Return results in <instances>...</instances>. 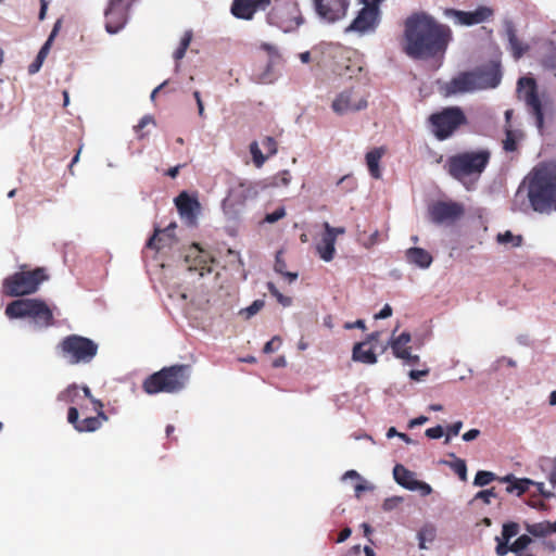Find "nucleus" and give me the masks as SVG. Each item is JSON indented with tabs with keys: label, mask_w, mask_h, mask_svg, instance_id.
<instances>
[{
	"label": "nucleus",
	"mask_w": 556,
	"mask_h": 556,
	"mask_svg": "<svg viewBox=\"0 0 556 556\" xmlns=\"http://www.w3.org/2000/svg\"><path fill=\"white\" fill-rule=\"evenodd\" d=\"M451 40V28L427 14H413L405 21L402 48L413 59H426L442 53Z\"/></svg>",
	"instance_id": "obj_1"
},
{
	"label": "nucleus",
	"mask_w": 556,
	"mask_h": 556,
	"mask_svg": "<svg viewBox=\"0 0 556 556\" xmlns=\"http://www.w3.org/2000/svg\"><path fill=\"white\" fill-rule=\"evenodd\" d=\"M528 199L532 208L549 213L556 202V162L535 167L528 176Z\"/></svg>",
	"instance_id": "obj_2"
},
{
	"label": "nucleus",
	"mask_w": 556,
	"mask_h": 556,
	"mask_svg": "<svg viewBox=\"0 0 556 556\" xmlns=\"http://www.w3.org/2000/svg\"><path fill=\"white\" fill-rule=\"evenodd\" d=\"M501 79L500 63L494 61L472 72H464L454 76L445 84L444 91L445 94L452 96L495 88L500 85Z\"/></svg>",
	"instance_id": "obj_3"
},
{
	"label": "nucleus",
	"mask_w": 556,
	"mask_h": 556,
	"mask_svg": "<svg viewBox=\"0 0 556 556\" xmlns=\"http://www.w3.org/2000/svg\"><path fill=\"white\" fill-rule=\"evenodd\" d=\"M490 159L486 151L465 152L448 159V173L467 190L479 179Z\"/></svg>",
	"instance_id": "obj_4"
},
{
	"label": "nucleus",
	"mask_w": 556,
	"mask_h": 556,
	"mask_svg": "<svg viewBox=\"0 0 556 556\" xmlns=\"http://www.w3.org/2000/svg\"><path fill=\"white\" fill-rule=\"evenodd\" d=\"M10 319L28 318L36 328H46L52 324L53 315L48 305L39 299H20L5 307Z\"/></svg>",
	"instance_id": "obj_5"
},
{
	"label": "nucleus",
	"mask_w": 556,
	"mask_h": 556,
	"mask_svg": "<svg viewBox=\"0 0 556 556\" xmlns=\"http://www.w3.org/2000/svg\"><path fill=\"white\" fill-rule=\"evenodd\" d=\"M189 376V366H172L150 376L144 381L143 388L149 394L159 392H178L186 387Z\"/></svg>",
	"instance_id": "obj_6"
},
{
	"label": "nucleus",
	"mask_w": 556,
	"mask_h": 556,
	"mask_svg": "<svg viewBox=\"0 0 556 556\" xmlns=\"http://www.w3.org/2000/svg\"><path fill=\"white\" fill-rule=\"evenodd\" d=\"M265 189H267L266 182L240 181L229 189L227 197L224 199L222 203L224 214L230 219L237 218L245 202L255 199Z\"/></svg>",
	"instance_id": "obj_7"
},
{
	"label": "nucleus",
	"mask_w": 556,
	"mask_h": 556,
	"mask_svg": "<svg viewBox=\"0 0 556 556\" xmlns=\"http://www.w3.org/2000/svg\"><path fill=\"white\" fill-rule=\"evenodd\" d=\"M85 396L88 399L92 406L90 410L97 413V416H86L79 420V410L76 406H71L67 414V420L74 426L78 432H92L98 430L104 421L108 420L106 415L103 413V404L101 401L91 395L90 389L84 387Z\"/></svg>",
	"instance_id": "obj_8"
},
{
	"label": "nucleus",
	"mask_w": 556,
	"mask_h": 556,
	"mask_svg": "<svg viewBox=\"0 0 556 556\" xmlns=\"http://www.w3.org/2000/svg\"><path fill=\"white\" fill-rule=\"evenodd\" d=\"M430 128L439 140L447 139L463 124L466 116L458 106L446 108L429 117Z\"/></svg>",
	"instance_id": "obj_9"
},
{
	"label": "nucleus",
	"mask_w": 556,
	"mask_h": 556,
	"mask_svg": "<svg viewBox=\"0 0 556 556\" xmlns=\"http://www.w3.org/2000/svg\"><path fill=\"white\" fill-rule=\"evenodd\" d=\"M62 356L70 364L88 363L97 354L98 346L90 339L80 336H70L60 344Z\"/></svg>",
	"instance_id": "obj_10"
},
{
	"label": "nucleus",
	"mask_w": 556,
	"mask_h": 556,
	"mask_svg": "<svg viewBox=\"0 0 556 556\" xmlns=\"http://www.w3.org/2000/svg\"><path fill=\"white\" fill-rule=\"evenodd\" d=\"M46 278L42 268H37L33 271H20L4 280L3 289L11 296L30 294L38 290L39 285Z\"/></svg>",
	"instance_id": "obj_11"
},
{
	"label": "nucleus",
	"mask_w": 556,
	"mask_h": 556,
	"mask_svg": "<svg viewBox=\"0 0 556 556\" xmlns=\"http://www.w3.org/2000/svg\"><path fill=\"white\" fill-rule=\"evenodd\" d=\"M364 7L359 10L356 17L345 28V33H356L364 36L374 33L379 25V7L382 0H364Z\"/></svg>",
	"instance_id": "obj_12"
},
{
	"label": "nucleus",
	"mask_w": 556,
	"mask_h": 556,
	"mask_svg": "<svg viewBox=\"0 0 556 556\" xmlns=\"http://www.w3.org/2000/svg\"><path fill=\"white\" fill-rule=\"evenodd\" d=\"M443 15L455 26L472 27L490 22L494 16V10L489 5H478L472 11L445 9Z\"/></svg>",
	"instance_id": "obj_13"
},
{
	"label": "nucleus",
	"mask_w": 556,
	"mask_h": 556,
	"mask_svg": "<svg viewBox=\"0 0 556 556\" xmlns=\"http://www.w3.org/2000/svg\"><path fill=\"white\" fill-rule=\"evenodd\" d=\"M168 298L173 300L186 315H191L195 311L205 309L210 302V299L202 290L190 292L187 288L182 287L169 289Z\"/></svg>",
	"instance_id": "obj_14"
},
{
	"label": "nucleus",
	"mask_w": 556,
	"mask_h": 556,
	"mask_svg": "<svg viewBox=\"0 0 556 556\" xmlns=\"http://www.w3.org/2000/svg\"><path fill=\"white\" fill-rule=\"evenodd\" d=\"M536 85L532 78L521 77L518 80L517 93L519 99L523 100L528 106L529 113L533 115L539 130L543 128V105L536 94Z\"/></svg>",
	"instance_id": "obj_15"
},
{
	"label": "nucleus",
	"mask_w": 556,
	"mask_h": 556,
	"mask_svg": "<svg viewBox=\"0 0 556 556\" xmlns=\"http://www.w3.org/2000/svg\"><path fill=\"white\" fill-rule=\"evenodd\" d=\"M313 3L319 20L332 24L346 16L350 0H313Z\"/></svg>",
	"instance_id": "obj_16"
},
{
	"label": "nucleus",
	"mask_w": 556,
	"mask_h": 556,
	"mask_svg": "<svg viewBox=\"0 0 556 556\" xmlns=\"http://www.w3.org/2000/svg\"><path fill=\"white\" fill-rule=\"evenodd\" d=\"M332 110L339 115L358 112L368 106L367 99L354 90L340 92L332 101Z\"/></svg>",
	"instance_id": "obj_17"
},
{
	"label": "nucleus",
	"mask_w": 556,
	"mask_h": 556,
	"mask_svg": "<svg viewBox=\"0 0 556 556\" xmlns=\"http://www.w3.org/2000/svg\"><path fill=\"white\" fill-rule=\"evenodd\" d=\"M269 22L277 25L285 33H289L298 28L303 23V20L298 7L293 3H288L283 8L275 9L269 15Z\"/></svg>",
	"instance_id": "obj_18"
},
{
	"label": "nucleus",
	"mask_w": 556,
	"mask_h": 556,
	"mask_svg": "<svg viewBox=\"0 0 556 556\" xmlns=\"http://www.w3.org/2000/svg\"><path fill=\"white\" fill-rule=\"evenodd\" d=\"M463 214V205L453 201H439L429 207L430 218L435 224L453 223Z\"/></svg>",
	"instance_id": "obj_19"
},
{
	"label": "nucleus",
	"mask_w": 556,
	"mask_h": 556,
	"mask_svg": "<svg viewBox=\"0 0 556 556\" xmlns=\"http://www.w3.org/2000/svg\"><path fill=\"white\" fill-rule=\"evenodd\" d=\"M393 478L397 484L406 490L419 492L421 496L432 493V488L427 482L416 478V473L405 468L403 465H395L393 468Z\"/></svg>",
	"instance_id": "obj_20"
},
{
	"label": "nucleus",
	"mask_w": 556,
	"mask_h": 556,
	"mask_svg": "<svg viewBox=\"0 0 556 556\" xmlns=\"http://www.w3.org/2000/svg\"><path fill=\"white\" fill-rule=\"evenodd\" d=\"M128 5L123 0H110L104 12L105 29L109 34H116L124 28L127 22Z\"/></svg>",
	"instance_id": "obj_21"
},
{
	"label": "nucleus",
	"mask_w": 556,
	"mask_h": 556,
	"mask_svg": "<svg viewBox=\"0 0 556 556\" xmlns=\"http://www.w3.org/2000/svg\"><path fill=\"white\" fill-rule=\"evenodd\" d=\"M395 331L396 330L393 331L388 342V345L391 348L393 355L409 365L418 363L419 356L410 352V334L408 332H402L401 334L395 336Z\"/></svg>",
	"instance_id": "obj_22"
},
{
	"label": "nucleus",
	"mask_w": 556,
	"mask_h": 556,
	"mask_svg": "<svg viewBox=\"0 0 556 556\" xmlns=\"http://www.w3.org/2000/svg\"><path fill=\"white\" fill-rule=\"evenodd\" d=\"M175 204L178 208L180 217L189 225L195 223L201 211L200 202L190 197L187 192H181L176 199Z\"/></svg>",
	"instance_id": "obj_23"
},
{
	"label": "nucleus",
	"mask_w": 556,
	"mask_h": 556,
	"mask_svg": "<svg viewBox=\"0 0 556 556\" xmlns=\"http://www.w3.org/2000/svg\"><path fill=\"white\" fill-rule=\"evenodd\" d=\"M185 261L189 265V270L199 271L200 277H204L206 274L212 273V266L208 264V254L200 249L197 244H193L189 248Z\"/></svg>",
	"instance_id": "obj_24"
},
{
	"label": "nucleus",
	"mask_w": 556,
	"mask_h": 556,
	"mask_svg": "<svg viewBox=\"0 0 556 556\" xmlns=\"http://www.w3.org/2000/svg\"><path fill=\"white\" fill-rule=\"evenodd\" d=\"M269 3L270 0H235L231 12L238 18L251 20L255 11L266 10Z\"/></svg>",
	"instance_id": "obj_25"
},
{
	"label": "nucleus",
	"mask_w": 556,
	"mask_h": 556,
	"mask_svg": "<svg viewBox=\"0 0 556 556\" xmlns=\"http://www.w3.org/2000/svg\"><path fill=\"white\" fill-rule=\"evenodd\" d=\"M176 223H170L166 228H155L154 235L149 239L148 247L150 249H162L165 247H172L175 242L174 231L176 229Z\"/></svg>",
	"instance_id": "obj_26"
},
{
	"label": "nucleus",
	"mask_w": 556,
	"mask_h": 556,
	"mask_svg": "<svg viewBox=\"0 0 556 556\" xmlns=\"http://www.w3.org/2000/svg\"><path fill=\"white\" fill-rule=\"evenodd\" d=\"M336 241L332 235L326 230L324 231L319 242L316 244V251L323 261L330 262L333 260L336 254Z\"/></svg>",
	"instance_id": "obj_27"
},
{
	"label": "nucleus",
	"mask_w": 556,
	"mask_h": 556,
	"mask_svg": "<svg viewBox=\"0 0 556 556\" xmlns=\"http://www.w3.org/2000/svg\"><path fill=\"white\" fill-rule=\"evenodd\" d=\"M406 258L409 264H413L421 269L428 268L432 263V256L429 252L421 248H410L406 251Z\"/></svg>",
	"instance_id": "obj_28"
},
{
	"label": "nucleus",
	"mask_w": 556,
	"mask_h": 556,
	"mask_svg": "<svg viewBox=\"0 0 556 556\" xmlns=\"http://www.w3.org/2000/svg\"><path fill=\"white\" fill-rule=\"evenodd\" d=\"M366 342L355 343L352 351V359L357 363L374 365L378 362L372 349L365 350Z\"/></svg>",
	"instance_id": "obj_29"
},
{
	"label": "nucleus",
	"mask_w": 556,
	"mask_h": 556,
	"mask_svg": "<svg viewBox=\"0 0 556 556\" xmlns=\"http://www.w3.org/2000/svg\"><path fill=\"white\" fill-rule=\"evenodd\" d=\"M525 527L527 532L535 538H543L556 532V521H541L535 523L527 522Z\"/></svg>",
	"instance_id": "obj_30"
},
{
	"label": "nucleus",
	"mask_w": 556,
	"mask_h": 556,
	"mask_svg": "<svg viewBox=\"0 0 556 556\" xmlns=\"http://www.w3.org/2000/svg\"><path fill=\"white\" fill-rule=\"evenodd\" d=\"M383 154H384L383 148L372 149L371 151L367 152V154H366V164H367L368 170H369L370 175L376 179H379L381 177V170H380L379 164H380V160L383 156Z\"/></svg>",
	"instance_id": "obj_31"
},
{
	"label": "nucleus",
	"mask_w": 556,
	"mask_h": 556,
	"mask_svg": "<svg viewBox=\"0 0 556 556\" xmlns=\"http://www.w3.org/2000/svg\"><path fill=\"white\" fill-rule=\"evenodd\" d=\"M58 399L60 401H63V402H66V403H72L73 406H76L77 405H80V402L83 400H87L88 399L85 396V391L83 390V393H80L78 387L76 384H72L70 387H67L64 391H62Z\"/></svg>",
	"instance_id": "obj_32"
},
{
	"label": "nucleus",
	"mask_w": 556,
	"mask_h": 556,
	"mask_svg": "<svg viewBox=\"0 0 556 556\" xmlns=\"http://www.w3.org/2000/svg\"><path fill=\"white\" fill-rule=\"evenodd\" d=\"M504 482H507L506 491L508 493H515L517 495H521L523 492L529 490L530 484H534L532 480L529 479H515L510 480V477H506L503 479Z\"/></svg>",
	"instance_id": "obj_33"
},
{
	"label": "nucleus",
	"mask_w": 556,
	"mask_h": 556,
	"mask_svg": "<svg viewBox=\"0 0 556 556\" xmlns=\"http://www.w3.org/2000/svg\"><path fill=\"white\" fill-rule=\"evenodd\" d=\"M437 530L432 525H425L417 534L418 545L420 549H427V542H433L435 539Z\"/></svg>",
	"instance_id": "obj_34"
},
{
	"label": "nucleus",
	"mask_w": 556,
	"mask_h": 556,
	"mask_svg": "<svg viewBox=\"0 0 556 556\" xmlns=\"http://www.w3.org/2000/svg\"><path fill=\"white\" fill-rule=\"evenodd\" d=\"M292 179L291 173L287 169L281 170L280 173L273 176L270 179L261 180L260 182H266L267 188L269 187H287L290 185Z\"/></svg>",
	"instance_id": "obj_35"
},
{
	"label": "nucleus",
	"mask_w": 556,
	"mask_h": 556,
	"mask_svg": "<svg viewBox=\"0 0 556 556\" xmlns=\"http://www.w3.org/2000/svg\"><path fill=\"white\" fill-rule=\"evenodd\" d=\"M51 46L50 42H45L41 49L39 50L35 61L29 65L28 73L36 74L40 71L46 58L50 52Z\"/></svg>",
	"instance_id": "obj_36"
},
{
	"label": "nucleus",
	"mask_w": 556,
	"mask_h": 556,
	"mask_svg": "<svg viewBox=\"0 0 556 556\" xmlns=\"http://www.w3.org/2000/svg\"><path fill=\"white\" fill-rule=\"evenodd\" d=\"M191 40H192V31L186 30L180 39L178 49L174 52V58L176 60H181L185 56L186 51H187Z\"/></svg>",
	"instance_id": "obj_37"
},
{
	"label": "nucleus",
	"mask_w": 556,
	"mask_h": 556,
	"mask_svg": "<svg viewBox=\"0 0 556 556\" xmlns=\"http://www.w3.org/2000/svg\"><path fill=\"white\" fill-rule=\"evenodd\" d=\"M508 39H509L510 51H511L514 58L515 59L521 58L526 51V47L521 42H519V40L517 39V37L513 30L508 31Z\"/></svg>",
	"instance_id": "obj_38"
},
{
	"label": "nucleus",
	"mask_w": 556,
	"mask_h": 556,
	"mask_svg": "<svg viewBox=\"0 0 556 556\" xmlns=\"http://www.w3.org/2000/svg\"><path fill=\"white\" fill-rule=\"evenodd\" d=\"M496 479L495 473L491 471L480 470L476 473L473 484L476 486H484L491 483L493 480Z\"/></svg>",
	"instance_id": "obj_39"
},
{
	"label": "nucleus",
	"mask_w": 556,
	"mask_h": 556,
	"mask_svg": "<svg viewBox=\"0 0 556 556\" xmlns=\"http://www.w3.org/2000/svg\"><path fill=\"white\" fill-rule=\"evenodd\" d=\"M260 48L262 50H264L267 53L268 58H269L268 67H270L274 64H276V62L279 60V50H278V48L275 45H271V43H268V42H262Z\"/></svg>",
	"instance_id": "obj_40"
},
{
	"label": "nucleus",
	"mask_w": 556,
	"mask_h": 556,
	"mask_svg": "<svg viewBox=\"0 0 556 556\" xmlns=\"http://www.w3.org/2000/svg\"><path fill=\"white\" fill-rule=\"evenodd\" d=\"M250 153L252 155L253 163L255 164V166L258 168L262 167L263 164L266 162L267 157L262 153L260 146L256 141H253L250 144Z\"/></svg>",
	"instance_id": "obj_41"
},
{
	"label": "nucleus",
	"mask_w": 556,
	"mask_h": 556,
	"mask_svg": "<svg viewBox=\"0 0 556 556\" xmlns=\"http://www.w3.org/2000/svg\"><path fill=\"white\" fill-rule=\"evenodd\" d=\"M531 543V539L529 535L523 534L520 535L510 546V552L515 554L523 553V551L528 547V545Z\"/></svg>",
	"instance_id": "obj_42"
},
{
	"label": "nucleus",
	"mask_w": 556,
	"mask_h": 556,
	"mask_svg": "<svg viewBox=\"0 0 556 556\" xmlns=\"http://www.w3.org/2000/svg\"><path fill=\"white\" fill-rule=\"evenodd\" d=\"M497 242L501 244H511L513 247H519L521 244V237L514 236L510 231L497 235Z\"/></svg>",
	"instance_id": "obj_43"
},
{
	"label": "nucleus",
	"mask_w": 556,
	"mask_h": 556,
	"mask_svg": "<svg viewBox=\"0 0 556 556\" xmlns=\"http://www.w3.org/2000/svg\"><path fill=\"white\" fill-rule=\"evenodd\" d=\"M264 305L265 302L263 300H255L250 306L240 309L239 314L249 319L257 314L264 307Z\"/></svg>",
	"instance_id": "obj_44"
},
{
	"label": "nucleus",
	"mask_w": 556,
	"mask_h": 556,
	"mask_svg": "<svg viewBox=\"0 0 556 556\" xmlns=\"http://www.w3.org/2000/svg\"><path fill=\"white\" fill-rule=\"evenodd\" d=\"M519 532V526L516 522H508L503 526L502 539L509 542L511 538L516 536Z\"/></svg>",
	"instance_id": "obj_45"
},
{
	"label": "nucleus",
	"mask_w": 556,
	"mask_h": 556,
	"mask_svg": "<svg viewBox=\"0 0 556 556\" xmlns=\"http://www.w3.org/2000/svg\"><path fill=\"white\" fill-rule=\"evenodd\" d=\"M450 466L455 471V473L459 477V479L462 481L467 480V466H466L465 460L457 458Z\"/></svg>",
	"instance_id": "obj_46"
},
{
	"label": "nucleus",
	"mask_w": 556,
	"mask_h": 556,
	"mask_svg": "<svg viewBox=\"0 0 556 556\" xmlns=\"http://www.w3.org/2000/svg\"><path fill=\"white\" fill-rule=\"evenodd\" d=\"M267 287H268L269 292L277 299V301L282 306L288 307L291 305V303H292L291 298L285 296L282 293H280L274 283L269 282Z\"/></svg>",
	"instance_id": "obj_47"
},
{
	"label": "nucleus",
	"mask_w": 556,
	"mask_h": 556,
	"mask_svg": "<svg viewBox=\"0 0 556 556\" xmlns=\"http://www.w3.org/2000/svg\"><path fill=\"white\" fill-rule=\"evenodd\" d=\"M403 501H404V498L402 496H397V495L388 497L384 500V502L382 504V508L386 511H392V510L396 509L403 503Z\"/></svg>",
	"instance_id": "obj_48"
},
{
	"label": "nucleus",
	"mask_w": 556,
	"mask_h": 556,
	"mask_svg": "<svg viewBox=\"0 0 556 556\" xmlns=\"http://www.w3.org/2000/svg\"><path fill=\"white\" fill-rule=\"evenodd\" d=\"M286 216V210L285 207H279L275 212L269 213L265 216V222L269 224H274L278 222L279 219L283 218Z\"/></svg>",
	"instance_id": "obj_49"
},
{
	"label": "nucleus",
	"mask_w": 556,
	"mask_h": 556,
	"mask_svg": "<svg viewBox=\"0 0 556 556\" xmlns=\"http://www.w3.org/2000/svg\"><path fill=\"white\" fill-rule=\"evenodd\" d=\"M354 490L356 497H359L362 492L375 490V485L363 478V480H359L355 485Z\"/></svg>",
	"instance_id": "obj_50"
},
{
	"label": "nucleus",
	"mask_w": 556,
	"mask_h": 556,
	"mask_svg": "<svg viewBox=\"0 0 556 556\" xmlns=\"http://www.w3.org/2000/svg\"><path fill=\"white\" fill-rule=\"evenodd\" d=\"M504 149L510 152L516 150V135L510 130H508L506 134V139L504 140Z\"/></svg>",
	"instance_id": "obj_51"
},
{
	"label": "nucleus",
	"mask_w": 556,
	"mask_h": 556,
	"mask_svg": "<svg viewBox=\"0 0 556 556\" xmlns=\"http://www.w3.org/2000/svg\"><path fill=\"white\" fill-rule=\"evenodd\" d=\"M462 428H463V422L462 421H456L453 425L448 426L447 427V433H446V437H445V443L450 442L451 437L457 435L460 432Z\"/></svg>",
	"instance_id": "obj_52"
},
{
	"label": "nucleus",
	"mask_w": 556,
	"mask_h": 556,
	"mask_svg": "<svg viewBox=\"0 0 556 556\" xmlns=\"http://www.w3.org/2000/svg\"><path fill=\"white\" fill-rule=\"evenodd\" d=\"M280 345H281V338L278 337V336H275L270 341H268L265 344L264 352L265 353H273L276 350H278Z\"/></svg>",
	"instance_id": "obj_53"
},
{
	"label": "nucleus",
	"mask_w": 556,
	"mask_h": 556,
	"mask_svg": "<svg viewBox=\"0 0 556 556\" xmlns=\"http://www.w3.org/2000/svg\"><path fill=\"white\" fill-rule=\"evenodd\" d=\"M496 542H497V546H496V554L498 556H505L508 552H510L509 547H508V542H506L505 540H503L502 538L500 536H496Z\"/></svg>",
	"instance_id": "obj_54"
},
{
	"label": "nucleus",
	"mask_w": 556,
	"mask_h": 556,
	"mask_svg": "<svg viewBox=\"0 0 556 556\" xmlns=\"http://www.w3.org/2000/svg\"><path fill=\"white\" fill-rule=\"evenodd\" d=\"M324 229L333 236V238L337 240V237L339 235H343L345 232V228L343 227H332L328 222L324 223Z\"/></svg>",
	"instance_id": "obj_55"
},
{
	"label": "nucleus",
	"mask_w": 556,
	"mask_h": 556,
	"mask_svg": "<svg viewBox=\"0 0 556 556\" xmlns=\"http://www.w3.org/2000/svg\"><path fill=\"white\" fill-rule=\"evenodd\" d=\"M425 434L430 439H440L443 437L444 430L441 426H437V427L427 429Z\"/></svg>",
	"instance_id": "obj_56"
},
{
	"label": "nucleus",
	"mask_w": 556,
	"mask_h": 556,
	"mask_svg": "<svg viewBox=\"0 0 556 556\" xmlns=\"http://www.w3.org/2000/svg\"><path fill=\"white\" fill-rule=\"evenodd\" d=\"M495 496V492L493 489L483 490L476 494V498L482 500L485 504L491 503V497Z\"/></svg>",
	"instance_id": "obj_57"
},
{
	"label": "nucleus",
	"mask_w": 556,
	"mask_h": 556,
	"mask_svg": "<svg viewBox=\"0 0 556 556\" xmlns=\"http://www.w3.org/2000/svg\"><path fill=\"white\" fill-rule=\"evenodd\" d=\"M392 307L389 304H386L379 313L375 315V319H384L392 315Z\"/></svg>",
	"instance_id": "obj_58"
},
{
	"label": "nucleus",
	"mask_w": 556,
	"mask_h": 556,
	"mask_svg": "<svg viewBox=\"0 0 556 556\" xmlns=\"http://www.w3.org/2000/svg\"><path fill=\"white\" fill-rule=\"evenodd\" d=\"M429 374L428 369L424 370H410L408 376L412 380L419 381L421 378L426 377Z\"/></svg>",
	"instance_id": "obj_59"
},
{
	"label": "nucleus",
	"mask_w": 556,
	"mask_h": 556,
	"mask_svg": "<svg viewBox=\"0 0 556 556\" xmlns=\"http://www.w3.org/2000/svg\"><path fill=\"white\" fill-rule=\"evenodd\" d=\"M480 434V431L478 429H471L463 434V440L465 442H470L477 439Z\"/></svg>",
	"instance_id": "obj_60"
},
{
	"label": "nucleus",
	"mask_w": 556,
	"mask_h": 556,
	"mask_svg": "<svg viewBox=\"0 0 556 556\" xmlns=\"http://www.w3.org/2000/svg\"><path fill=\"white\" fill-rule=\"evenodd\" d=\"M149 124H153V125H155V121H154L153 116H151V115H144V116L139 121V124L137 125V129H142V128H144L146 126H148Z\"/></svg>",
	"instance_id": "obj_61"
},
{
	"label": "nucleus",
	"mask_w": 556,
	"mask_h": 556,
	"mask_svg": "<svg viewBox=\"0 0 556 556\" xmlns=\"http://www.w3.org/2000/svg\"><path fill=\"white\" fill-rule=\"evenodd\" d=\"M263 144L270 154L276 153V143L271 137H266L263 141Z\"/></svg>",
	"instance_id": "obj_62"
},
{
	"label": "nucleus",
	"mask_w": 556,
	"mask_h": 556,
	"mask_svg": "<svg viewBox=\"0 0 556 556\" xmlns=\"http://www.w3.org/2000/svg\"><path fill=\"white\" fill-rule=\"evenodd\" d=\"M428 421V417L426 416H419L415 419H412L409 422H408V428L409 429H413L415 427H418V426H421L424 424H426Z\"/></svg>",
	"instance_id": "obj_63"
},
{
	"label": "nucleus",
	"mask_w": 556,
	"mask_h": 556,
	"mask_svg": "<svg viewBox=\"0 0 556 556\" xmlns=\"http://www.w3.org/2000/svg\"><path fill=\"white\" fill-rule=\"evenodd\" d=\"M355 479L357 481L363 480V477L354 469L348 470L343 476L342 480Z\"/></svg>",
	"instance_id": "obj_64"
}]
</instances>
